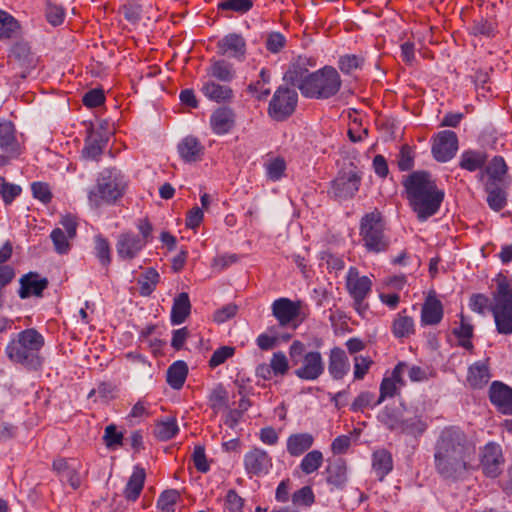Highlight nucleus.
<instances>
[{"label": "nucleus", "instance_id": "obj_63", "mask_svg": "<svg viewBox=\"0 0 512 512\" xmlns=\"http://www.w3.org/2000/svg\"><path fill=\"white\" fill-rule=\"evenodd\" d=\"M292 501L296 505L310 506L314 502V494L309 486H304L297 490L293 496Z\"/></svg>", "mask_w": 512, "mask_h": 512}, {"label": "nucleus", "instance_id": "obj_57", "mask_svg": "<svg viewBox=\"0 0 512 512\" xmlns=\"http://www.w3.org/2000/svg\"><path fill=\"white\" fill-rule=\"evenodd\" d=\"M398 384L388 377L383 378L380 384V396L374 405L382 403L386 398L394 397L398 392Z\"/></svg>", "mask_w": 512, "mask_h": 512}, {"label": "nucleus", "instance_id": "obj_45", "mask_svg": "<svg viewBox=\"0 0 512 512\" xmlns=\"http://www.w3.org/2000/svg\"><path fill=\"white\" fill-rule=\"evenodd\" d=\"M160 275L154 268H149L143 275H141L137 283L139 285V293L142 296H149L156 289L159 283Z\"/></svg>", "mask_w": 512, "mask_h": 512}, {"label": "nucleus", "instance_id": "obj_8", "mask_svg": "<svg viewBox=\"0 0 512 512\" xmlns=\"http://www.w3.org/2000/svg\"><path fill=\"white\" fill-rule=\"evenodd\" d=\"M372 285L371 278L360 275L356 267L352 266L348 269L345 286L353 300V307L359 315H364L369 309V305L365 300L372 292Z\"/></svg>", "mask_w": 512, "mask_h": 512}, {"label": "nucleus", "instance_id": "obj_9", "mask_svg": "<svg viewBox=\"0 0 512 512\" xmlns=\"http://www.w3.org/2000/svg\"><path fill=\"white\" fill-rule=\"evenodd\" d=\"M498 333L512 334V290L505 283H499L492 309Z\"/></svg>", "mask_w": 512, "mask_h": 512}, {"label": "nucleus", "instance_id": "obj_19", "mask_svg": "<svg viewBox=\"0 0 512 512\" xmlns=\"http://www.w3.org/2000/svg\"><path fill=\"white\" fill-rule=\"evenodd\" d=\"M244 467L250 476H262L271 469L272 458L266 451L255 447L245 454Z\"/></svg>", "mask_w": 512, "mask_h": 512}, {"label": "nucleus", "instance_id": "obj_6", "mask_svg": "<svg viewBox=\"0 0 512 512\" xmlns=\"http://www.w3.org/2000/svg\"><path fill=\"white\" fill-rule=\"evenodd\" d=\"M359 235L363 247L369 253H382L390 246V237L385 232L382 214L374 210L360 220Z\"/></svg>", "mask_w": 512, "mask_h": 512}, {"label": "nucleus", "instance_id": "obj_60", "mask_svg": "<svg viewBox=\"0 0 512 512\" xmlns=\"http://www.w3.org/2000/svg\"><path fill=\"white\" fill-rule=\"evenodd\" d=\"M381 422L390 430L400 432L403 418H399L394 411L385 409L380 415Z\"/></svg>", "mask_w": 512, "mask_h": 512}, {"label": "nucleus", "instance_id": "obj_61", "mask_svg": "<svg viewBox=\"0 0 512 512\" xmlns=\"http://www.w3.org/2000/svg\"><path fill=\"white\" fill-rule=\"evenodd\" d=\"M192 460L194 463L195 468L201 472L206 473L209 471V464L207 462L205 449L203 446L197 445L194 448V451L192 453Z\"/></svg>", "mask_w": 512, "mask_h": 512}, {"label": "nucleus", "instance_id": "obj_39", "mask_svg": "<svg viewBox=\"0 0 512 512\" xmlns=\"http://www.w3.org/2000/svg\"><path fill=\"white\" fill-rule=\"evenodd\" d=\"M20 33L19 21L7 11L0 9V40L17 37Z\"/></svg>", "mask_w": 512, "mask_h": 512}, {"label": "nucleus", "instance_id": "obj_11", "mask_svg": "<svg viewBox=\"0 0 512 512\" xmlns=\"http://www.w3.org/2000/svg\"><path fill=\"white\" fill-rule=\"evenodd\" d=\"M38 64L37 56L31 51L28 43L18 42L14 44L9 54V65L15 73L25 79Z\"/></svg>", "mask_w": 512, "mask_h": 512}, {"label": "nucleus", "instance_id": "obj_26", "mask_svg": "<svg viewBox=\"0 0 512 512\" xmlns=\"http://www.w3.org/2000/svg\"><path fill=\"white\" fill-rule=\"evenodd\" d=\"M235 122V114L231 108L221 107L216 109L210 117V126L217 135L228 133Z\"/></svg>", "mask_w": 512, "mask_h": 512}, {"label": "nucleus", "instance_id": "obj_31", "mask_svg": "<svg viewBox=\"0 0 512 512\" xmlns=\"http://www.w3.org/2000/svg\"><path fill=\"white\" fill-rule=\"evenodd\" d=\"M178 152L185 162H197L202 159L204 146L197 138L188 136L179 143Z\"/></svg>", "mask_w": 512, "mask_h": 512}, {"label": "nucleus", "instance_id": "obj_37", "mask_svg": "<svg viewBox=\"0 0 512 512\" xmlns=\"http://www.w3.org/2000/svg\"><path fill=\"white\" fill-rule=\"evenodd\" d=\"M490 380L488 366L484 363L477 362L468 369L467 383L473 389L484 387Z\"/></svg>", "mask_w": 512, "mask_h": 512}, {"label": "nucleus", "instance_id": "obj_20", "mask_svg": "<svg viewBox=\"0 0 512 512\" xmlns=\"http://www.w3.org/2000/svg\"><path fill=\"white\" fill-rule=\"evenodd\" d=\"M146 245L143 239L133 232H123L118 236L116 251L122 260H132L144 249Z\"/></svg>", "mask_w": 512, "mask_h": 512}, {"label": "nucleus", "instance_id": "obj_23", "mask_svg": "<svg viewBox=\"0 0 512 512\" xmlns=\"http://www.w3.org/2000/svg\"><path fill=\"white\" fill-rule=\"evenodd\" d=\"M52 470L59 475L61 480H66L74 490L80 487V465L75 460L57 458L53 461Z\"/></svg>", "mask_w": 512, "mask_h": 512}, {"label": "nucleus", "instance_id": "obj_59", "mask_svg": "<svg viewBox=\"0 0 512 512\" xmlns=\"http://www.w3.org/2000/svg\"><path fill=\"white\" fill-rule=\"evenodd\" d=\"M33 197L40 200L42 203L47 204L52 199L50 187L44 182H34L31 185Z\"/></svg>", "mask_w": 512, "mask_h": 512}, {"label": "nucleus", "instance_id": "obj_55", "mask_svg": "<svg viewBox=\"0 0 512 512\" xmlns=\"http://www.w3.org/2000/svg\"><path fill=\"white\" fill-rule=\"evenodd\" d=\"M363 64V58L356 55H344L339 59V69L346 74H350L353 71L361 68Z\"/></svg>", "mask_w": 512, "mask_h": 512}, {"label": "nucleus", "instance_id": "obj_22", "mask_svg": "<svg viewBox=\"0 0 512 512\" xmlns=\"http://www.w3.org/2000/svg\"><path fill=\"white\" fill-rule=\"evenodd\" d=\"M0 149L11 158H16L22 153L16 139L15 126L9 120L0 121Z\"/></svg>", "mask_w": 512, "mask_h": 512}, {"label": "nucleus", "instance_id": "obj_3", "mask_svg": "<svg viewBox=\"0 0 512 512\" xmlns=\"http://www.w3.org/2000/svg\"><path fill=\"white\" fill-rule=\"evenodd\" d=\"M45 345L44 337L35 328H28L14 335L5 347L8 359L28 369L37 370L42 366L40 351Z\"/></svg>", "mask_w": 512, "mask_h": 512}, {"label": "nucleus", "instance_id": "obj_33", "mask_svg": "<svg viewBox=\"0 0 512 512\" xmlns=\"http://www.w3.org/2000/svg\"><path fill=\"white\" fill-rule=\"evenodd\" d=\"M145 478V469L135 466L124 489V497L127 500L136 501L139 498L144 487Z\"/></svg>", "mask_w": 512, "mask_h": 512}, {"label": "nucleus", "instance_id": "obj_1", "mask_svg": "<svg viewBox=\"0 0 512 512\" xmlns=\"http://www.w3.org/2000/svg\"><path fill=\"white\" fill-rule=\"evenodd\" d=\"M476 448L457 426L445 427L434 447L436 471L446 479H457L471 467Z\"/></svg>", "mask_w": 512, "mask_h": 512}, {"label": "nucleus", "instance_id": "obj_51", "mask_svg": "<svg viewBox=\"0 0 512 512\" xmlns=\"http://www.w3.org/2000/svg\"><path fill=\"white\" fill-rule=\"evenodd\" d=\"M267 177L272 181H278L284 175L286 163L282 158L269 160L266 165Z\"/></svg>", "mask_w": 512, "mask_h": 512}, {"label": "nucleus", "instance_id": "obj_25", "mask_svg": "<svg viewBox=\"0 0 512 512\" xmlns=\"http://www.w3.org/2000/svg\"><path fill=\"white\" fill-rule=\"evenodd\" d=\"M350 363L345 351L340 347L330 350L328 359V371L335 380L342 379L349 371Z\"/></svg>", "mask_w": 512, "mask_h": 512}, {"label": "nucleus", "instance_id": "obj_50", "mask_svg": "<svg viewBox=\"0 0 512 512\" xmlns=\"http://www.w3.org/2000/svg\"><path fill=\"white\" fill-rule=\"evenodd\" d=\"M209 405L214 412L225 409L228 405V394L222 386L216 387L209 395Z\"/></svg>", "mask_w": 512, "mask_h": 512}, {"label": "nucleus", "instance_id": "obj_53", "mask_svg": "<svg viewBox=\"0 0 512 512\" xmlns=\"http://www.w3.org/2000/svg\"><path fill=\"white\" fill-rule=\"evenodd\" d=\"M253 6L251 0H225L218 4L220 10H231L238 13H245Z\"/></svg>", "mask_w": 512, "mask_h": 512}, {"label": "nucleus", "instance_id": "obj_29", "mask_svg": "<svg viewBox=\"0 0 512 512\" xmlns=\"http://www.w3.org/2000/svg\"><path fill=\"white\" fill-rule=\"evenodd\" d=\"M314 441V436L307 432L291 434L286 442L287 452L293 457H299L313 446Z\"/></svg>", "mask_w": 512, "mask_h": 512}, {"label": "nucleus", "instance_id": "obj_30", "mask_svg": "<svg viewBox=\"0 0 512 512\" xmlns=\"http://www.w3.org/2000/svg\"><path fill=\"white\" fill-rule=\"evenodd\" d=\"M488 161V155L481 150H465L459 158V167L468 172L482 171Z\"/></svg>", "mask_w": 512, "mask_h": 512}, {"label": "nucleus", "instance_id": "obj_17", "mask_svg": "<svg viewBox=\"0 0 512 512\" xmlns=\"http://www.w3.org/2000/svg\"><path fill=\"white\" fill-rule=\"evenodd\" d=\"M217 54L243 61L246 54V41L236 33H230L221 38L216 45Z\"/></svg>", "mask_w": 512, "mask_h": 512}, {"label": "nucleus", "instance_id": "obj_2", "mask_svg": "<svg viewBox=\"0 0 512 512\" xmlns=\"http://www.w3.org/2000/svg\"><path fill=\"white\" fill-rule=\"evenodd\" d=\"M402 184L409 206L419 221H426L439 211L445 194L430 173L414 171L404 178Z\"/></svg>", "mask_w": 512, "mask_h": 512}, {"label": "nucleus", "instance_id": "obj_38", "mask_svg": "<svg viewBox=\"0 0 512 512\" xmlns=\"http://www.w3.org/2000/svg\"><path fill=\"white\" fill-rule=\"evenodd\" d=\"M191 303L187 293H180L173 302L171 310V322L174 325L183 323L189 316Z\"/></svg>", "mask_w": 512, "mask_h": 512}, {"label": "nucleus", "instance_id": "obj_62", "mask_svg": "<svg viewBox=\"0 0 512 512\" xmlns=\"http://www.w3.org/2000/svg\"><path fill=\"white\" fill-rule=\"evenodd\" d=\"M65 12L61 6L55 4H47L46 7V19L47 21L53 25L58 26L64 21Z\"/></svg>", "mask_w": 512, "mask_h": 512}, {"label": "nucleus", "instance_id": "obj_44", "mask_svg": "<svg viewBox=\"0 0 512 512\" xmlns=\"http://www.w3.org/2000/svg\"><path fill=\"white\" fill-rule=\"evenodd\" d=\"M178 431L179 427L176 418L167 417L155 424L154 436L161 441H167L173 438Z\"/></svg>", "mask_w": 512, "mask_h": 512}, {"label": "nucleus", "instance_id": "obj_58", "mask_svg": "<svg viewBox=\"0 0 512 512\" xmlns=\"http://www.w3.org/2000/svg\"><path fill=\"white\" fill-rule=\"evenodd\" d=\"M103 439L108 448H113L122 445L123 433L118 432L114 424H110L105 428Z\"/></svg>", "mask_w": 512, "mask_h": 512}, {"label": "nucleus", "instance_id": "obj_13", "mask_svg": "<svg viewBox=\"0 0 512 512\" xmlns=\"http://www.w3.org/2000/svg\"><path fill=\"white\" fill-rule=\"evenodd\" d=\"M484 185H510L508 166L502 156H494L479 173Z\"/></svg>", "mask_w": 512, "mask_h": 512}, {"label": "nucleus", "instance_id": "obj_16", "mask_svg": "<svg viewBox=\"0 0 512 512\" xmlns=\"http://www.w3.org/2000/svg\"><path fill=\"white\" fill-rule=\"evenodd\" d=\"M480 464L485 475L491 478L497 477L504 464L500 445L494 442L487 443L481 451Z\"/></svg>", "mask_w": 512, "mask_h": 512}, {"label": "nucleus", "instance_id": "obj_12", "mask_svg": "<svg viewBox=\"0 0 512 512\" xmlns=\"http://www.w3.org/2000/svg\"><path fill=\"white\" fill-rule=\"evenodd\" d=\"M60 224L64 230L59 227L54 228L50 234V238L58 254H67L71 249L70 240L74 239L77 234V218L67 214L61 218Z\"/></svg>", "mask_w": 512, "mask_h": 512}, {"label": "nucleus", "instance_id": "obj_56", "mask_svg": "<svg viewBox=\"0 0 512 512\" xmlns=\"http://www.w3.org/2000/svg\"><path fill=\"white\" fill-rule=\"evenodd\" d=\"M235 353V348L232 346H221L216 349L210 360L209 366L215 368L221 364H223L228 358L232 357Z\"/></svg>", "mask_w": 512, "mask_h": 512}, {"label": "nucleus", "instance_id": "obj_4", "mask_svg": "<svg viewBox=\"0 0 512 512\" xmlns=\"http://www.w3.org/2000/svg\"><path fill=\"white\" fill-rule=\"evenodd\" d=\"M126 187L127 181L120 170L104 169L98 175L96 187L88 193L89 203L94 207L113 204L124 195Z\"/></svg>", "mask_w": 512, "mask_h": 512}, {"label": "nucleus", "instance_id": "obj_34", "mask_svg": "<svg viewBox=\"0 0 512 512\" xmlns=\"http://www.w3.org/2000/svg\"><path fill=\"white\" fill-rule=\"evenodd\" d=\"M391 331L395 338H409L415 333L414 319L406 314V310L399 312L391 325Z\"/></svg>", "mask_w": 512, "mask_h": 512}, {"label": "nucleus", "instance_id": "obj_46", "mask_svg": "<svg viewBox=\"0 0 512 512\" xmlns=\"http://www.w3.org/2000/svg\"><path fill=\"white\" fill-rule=\"evenodd\" d=\"M324 457L321 451L312 450L305 454L300 462V469L305 475L316 472L323 464Z\"/></svg>", "mask_w": 512, "mask_h": 512}, {"label": "nucleus", "instance_id": "obj_47", "mask_svg": "<svg viewBox=\"0 0 512 512\" xmlns=\"http://www.w3.org/2000/svg\"><path fill=\"white\" fill-rule=\"evenodd\" d=\"M94 245L95 255L100 261L101 265L108 267L112 260L109 241L101 234H98L94 238Z\"/></svg>", "mask_w": 512, "mask_h": 512}, {"label": "nucleus", "instance_id": "obj_32", "mask_svg": "<svg viewBox=\"0 0 512 512\" xmlns=\"http://www.w3.org/2000/svg\"><path fill=\"white\" fill-rule=\"evenodd\" d=\"M206 71L208 77L223 83L231 82L236 75L233 65L224 59L211 60Z\"/></svg>", "mask_w": 512, "mask_h": 512}, {"label": "nucleus", "instance_id": "obj_41", "mask_svg": "<svg viewBox=\"0 0 512 512\" xmlns=\"http://www.w3.org/2000/svg\"><path fill=\"white\" fill-rule=\"evenodd\" d=\"M188 374L187 364L183 361H176L167 370V383L176 390L183 387Z\"/></svg>", "mask_w": 512, "mask_h": 512}, {"label": "nucleus", "instance_id": "obj_24", "mask_svg": "<svg viewBox=\"0 0 512 512\" xmlns=\"http://www.w3.org/2000/svg\"><path fill=\"white\" fill-rule=\"evenodd\" d=\"M19 283L20 289L18 295L21 299H26L30 296L41 297L43 291L49 284L47 278H41L39 274L35 272H29L23 275Z\"/></svg>", "mask_w": 512, "mask_h": 512}, {"label": "nucleus", "instance_id": "obj_7", "mask_svg": "<svg viewBox=\"0 0 512 512\" xmlns=\"http://www.w3.org/2000/svg\"><path fill=\"white\" fill-rule=\"evenodd\" d=\"M342 81L337 70L332 66L312 72L310 79L301 87V94L307 98L329 99L340 90Z\"/></svg>", "mask_w": 512, "mask_h": 512}, {"label": "nucleus", "instance_id": "obj_5", "mask_svg": "<svg viewBox=\"0 0 512 512\" xmlns=\"http://www.w3.org/2000/svg\"><path fill=\"white\" fill-rule=\"evenodd\" d=\"M289 357L294 374L302 380H317L325 371V363L319 351H306L304 343L295 340L289 347Z\"/></svg>", "mask_w": 512, "mask_h": 512}, {"label": "nucleus", "instance_id": "obj_49", "mask_svg": "<svg viewBox=\"0 0 512 512\" xmlns=\"http://www.w3.org/2000/svg\"><path fill=\"white\" fill-rule=\"evenodd\" d=\"M19 185L9 183L4 177H0V196L6 205L11 204L21 194Z\"/></svg>", "mask_w": 512, "mask_h": 512}, {"label": "nucleus", "instance_id": "obj_18", "mask_svg": "<svg viewBox=\"0 0 512 512\" xmlns=\"http://www.w3.org/2000/svg\"><path fill=\"white\" fill-rule=\"evenodd\" d=\"M301 306V301H292L289 298L282 297L272 303V315L277 319L280 326L286 327L300 315Z\"/></svg>", "mask_w": 512, "mask_h": 512}, {"label": "nucleus", "instance_id": "obj_48", "mask_svg": "<svg viewBox=\"0 0 512 512\" xmlns=\"http://www.w3.org/2000/svg\"><path fill=\"white\" fill-rule=\"evenodd\" d=\"M179 499L180 494L177 490H166L158 498L157 507L164 512H174Z\"/></svg>", "mask_w": 512, "mask_h": 512}, {"label": "nucleus", "instance_id": "obj_40", "mask_svg": "<svg viewBox=\"0 0 512 512\" xmlns=\"http://www.w3.org/2000/svg\"><path fill=\"white\" fill-rule=\"evenodd\" d=\"M509 185H484L487 203L494 211L502 210L506 205V189Z\"/></svg>", "mask_w": 512, "mask_h": 512}, {"label": "nucleus", "instance_id": "obj_42", "mask_svg": "<svg viewBox=\"0 0 512 512\" xmlns=\"http://www.w3.org/2000/svg\"><path fill=\"white\" fill-rule=\"evenodd\" d=\"M372 467L379 479L382 480L393 468L391 454L384 449L375 451Z\"/></svg>", "mask_w": 512, "mask_h": 512}, {"label": "nucleus", "instance_id": "obj_10", "mask_svg": "<svg viewBox=\"0 0 512 512\" xmlns=\"http://www.w3.org/2000/svg\"><path fill=\"white\" fill-rule=\"evenodd\" d=\"M297 101L298 95L294 89L279 87L270 100L268 114L276 121H283L293 114Z\"/></svg>", "mask_w": 512, "mask_h": 512}, {"label": "nucleus", "instance_id": "obj_43", "mask_svg": "<svg viewBox=\"0 0 512 512\" xmlns=\"http://www.w3.org/2000/svg\"><path fill=\"white\" fill-rule=\"evenodd\" d=\"M428 428L427 419L415 415L410 418H403L400 433H404L415 438L420 437Z\"/></svg>", "mask_w": 512, "mask_h": 512}, {"label": "nucleus", "instance_id": "obj_36", "mask_svg": "<svg viewBox=\"0 0 512 512\" xmlns=\"http://www.w3.org/2000/svg\"><path fill=\"white\" fill-rule=\"evenodd\" d=\"M327 483L337 489H342L347 482V466L344 460L337 459L327 469Z\"/></svg>", "mask_w": 512, "mask_h": 512}, {"label": "nucleus", "instance_id": "obj_14", "mask_svg": "<svg viewBox=\"0 0 512 512\" xmlns=\"http://www.w3.org/2000/svg\"><path fill=\"white\" fill-rule=\"evenodd\" d=\"M458 151V137L451 130H443L437 133L432 145L433 157L438 162L451 160Z\"/></svg>", "mask_w": 512, "mask_h": 512}, {"label": "nucleus", "instance_id": "obj_52", "mask_svg": "<svg viewBox=\"0 0 512 512\" xmlns=\"http://www.w3.org/2000/svg\"><path fill=\"white\" fill-rule=\"evenodd\" d=\"M374 364V361L368 356H355L354 357V379L362 380L368 373L371 366Z\"/></svg>", "mask_w": 512, "mask_h": 512}, {"label": "nucleus", "instance_id": "obj_21", "mask_svg": "<svg viewBox=\"0 0 512 512\" xmlns=\"http://www.w3.org/2000/svg\"><path fill=\"white\" fill-rule=\"evenodd\" d=\"M489 399L499 412L512 415V388L495 381L490 386Z\"/></svg>", "mask_w": 512, "mask_h": 512}, {"label": "nucleus", "instance_id": "obj_28", "mask_svg": "<svg viewBox=\"0 0 512 512\" xmlns=\"http://www.w3.org/2000/svg\"><path fill=\"white\" fill-rule=\"evenodd\" d=\"M201 92L209 100L217 103L230 101L233 98V90L226 83L219 84L211 78L203 83Z\"/></svg>", "mask_w": 512, "mask_h": 512}, {"label": "nucleus", "instance_id": "obj_54", "mask_svg": "<svg viewBox=\"0 0 512 512\" xmlns=\"http://www.w3.org/2000/svg\"><path fill=\"white\" fill-rule=\"evenodd\" d=\"M270 368L275 375H285L289 369V361L283 352H276L270 360Z\"/></svg>", "mask_w": 512, "mask_h": 512}, {"label": "nucleus", "instance_id": "obj_15", "mask_svg": "<svg viewBox=\"0 0 512 512\" xmlns=\"http://www.w3.org/2000/svg\"><path fill=\"white\" fill-rule=\"evenodd\" d=\"M360 183L361 177L356 172H340L332 181L331 193L341 200L353 198L359 190Z\"/></svg>", "mask_w": 512, "mask_h": 512}, {"label": "nucleus", "instance_id": "obj_64", "mask_svg": "<svg viewBox=\"0 0 512 512\" xmlns=\"http://www.w3.org/2000/svg\"><path fill=\"white\" fill-rule=\"evenodd\" d=\"M244 500L233 489H230L225 496V508L230 512H240Z\"/></svg>", "mask_w": 512, "mask_h": 512}, {"label": "nucleus", "instance_id": "obj_27", "mask_svg": "<svg viewBox=\"0 0 512 512\" xmlns=\"http://www.w3.org/2000/svg\"><path fill=\"white\" fill-rule=\"evenodd\" d=\"M444 310L442 302L435 296L429 295L421 309L422 325H437L443 318Z\"/></svg>", "mask_w": 512, "mask_h": 512}, {"label": "nucleus", "instance_id": "obj_35", "mask_svg": "<svg viewBox=\"0 0 512 512\" xmlns=\"http://www.w3.org/2000/svg\"><path fill=\"white\" fill-rule=\"evenodd\" d=\"M310 76L311 73L307 69L305 62L302 59H299L290 65L284 78L287 82L301 91L302 85L308 82Z\"/></svg>", "mask_w": 512, "mask_h": 512}]
</instances>
